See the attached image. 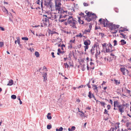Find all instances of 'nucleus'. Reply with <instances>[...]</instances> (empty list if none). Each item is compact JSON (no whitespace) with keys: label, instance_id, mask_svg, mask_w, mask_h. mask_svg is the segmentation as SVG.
Wrapping results in <instances>:
<instances>
[{"label":"nucleus","instance_id":"b1692460","mask_svg":"<svg viewBox=\"0 0 131 131\" xmlns=\"http://www.w3.org/2000/svg\"><path fill=\"white\" fill-rule=\"evenodd\" d=\"M96 52L95 54V57L96 58V59H97L98 57L99 56V55L100 52L99 51V52H98L97 50H96Z\"/></svg>","mask_w":131,"mask_h":131},{"label":"nucleus","instance_id":"37998d69","mask_svg":"<svg viewBox=\"0 0 131 131\" xmlns=\"http://www.w3.org/2000/svg\"><path fill=\"white\" fill-rule=\"evenodd\" d=\"M22 39L25 40H28V38L27 37H22Z\"/></svg>","mask_w":131,"mask_h":131},{"label":"nucleus","instance_id":"0e129e2a","mask_svg":"<svg viewBox=\"0 0 131 131\" xmlns=\"http://www.w3.org/2000/svg\"><path fill=\"white\" fill-rule=\"evenodd\" d=\"M43 70H45L46 69V68L45 67H43Z\"/></svg>","mask_w":131,"mask_h":131},{"label":"nucleus","instance_id":"20e7f679","mask_svg":"<svg viewBox=\"0 0 131 131\" xmlns=\"http://www.w3.org/2000/svg\"><path fill=\"white\" fill-rule=\"evenodd\" d=\"M68 23L72 27L76 28L75 25L77 23V22L73 18L72 16H69L68 20Z\"/></svg>","mask_w":131,"mask_h":131},{"label":"nucleus","instance_id":"13d9d810","mask_svg":"<svg viewBox=\"0 0 131 131\" xmlns=\"http://www.w3.org/2000/svg\"><path fill=\"white\" fill-rule=\"evenodd\" d=\"M80 15L82 16V17L84 16V15L83 13H81L80 14Z\"/></svg>","mask_w":131,"mask_h":131},{"label":"nucleus","instance_id":"58836bf2","mask_svg":"<svg viewBox=\"0 0 131 131\" xmlns=\"http://www.w3.org/2000/svg\"><path fill=\"white\" fill-rule=\"evenodd\" d=\"M75 129V127L74 126H72L71 128V131L74 130Z\"/></svg>","mask_w":131,"mask_h":131},{"label":"nucleus","instance_id":"79ce46f5","mask_svg":"<svg viewBox=\"0 0 131 131\" xmlns=\"http://www.w3.org/2000/svg\"><path fill=\"white\" fill-rule=\"evenodd\" d=\"M75 39H74L73 40H71L70 41V42L72 44V43H74L75 42Z\"/></svg>","mask_w":131,"mask_h":131},{"label":"nucleus","instance_id":"5701e85b","mask_svg":"<svg viewBox=\"0 0 131 131\" xmlns=\"http://www.w3.org/2000/svg\"><path fill=\"white\" fill-rule=\"evenodd\" d=\"M90 64L91 66L90 67V69H92L93 70V69L94 68V63H93L92 62H90Z\"/></svg>","mask_w":131,"mask_h":131},{"label":"nucleus","instance_id":"69168bd1","mask_svg":"<svg viewBox=\"0 0 131 131\" xmlns=\"http://www.w3.org/2000/svg\"><path fill=\"white\" fill-rule=\"evenodd\" d=\"M106 61L107 62H110V61L109 60L108 58H107Z\"/></svg>","mask_w":131,"mask_h":131},{"label":"nucleus","instance_id":"4468645a","mask_svg":"<svg viewBox=\"0 0 131 131\" xmlns=\"http://www.w3.org/2000/svg\"><path fill=\"white\" fill-rule=\"evenodd\" d=\"M96 103H99V104H100L101 106H103L104 107H105V105L106 104L105 102L103 101H99L98 100H96Z\"/></svg>","mask_w":131,"mask_h":131},{"label":"nucleus","instance_id":"4d7b16f0","mask_svg":"<svg viewBox=\"0 0 131 131\" xmlns=\"http://www.w3.org/2000/svg\"><path fill=\"white\" fill-rule=\"evenodd\" d=\"M124 105V106H125L126 107H128V106L129 104H128L127 103L126 104H123Z\"/></svg>","mask_w":131,"mask_h":131},{"label":"nucleus","instance_id":"7c9ffc66","mask_svg":"<svg viewBox=\"0 0 131 131\" xmlns=\"http://www.w3.org/2000/svg\"><path fill=\"white\" fill-rule=\"evenodd\" d=\"M35 55L36 57H38L40 56L39 53L37 51H36L35 52Z\"/></svg>","mask_w":131,"mask_h":131},{"label":"nucleus","instance_id":"c03bdc74","mask_svg":"<svg viewBox=\"0 0 131 131\" xmlns=\"http://www.w3.org/2000/svg\"><path fill=\"white\" fill-rule=\"evenodd\" d=\"M107 110H109L111 108V106L109 105H108L107 106Z\"/></svg>","mask_w":131,"mask_h":131},{"label":"nucleus","instance_id":"c9c22d12","mask_svg":"<svg viewBox=\"0 0 131 131\" xmlns=\"http://www.w3.org/2000/svg\"><path fill=\"white\" fill-rule=\"evenodd\" d=\"M4 45V43L3 42L0 41V47H2Z\"/></svg>","mask_w":131,"mask_h":131},{"label":"nucleus","instance_id":"864d4df0","mask_svg":"<svg viewBox=\"0 0 131 131\" xmlns=\"http://www.w3.org/2000/svg\"><path fill=\"white\" fill-rule=\"evenodd\" d=\"M83 85H81L80 86H79V87H78L77 88L78 89H79L80 88H83Z\"/></svg>","mask_w":131,"mask_h":131},{"label":"nucleus","instance_id":"e2e57ef3","mask_svg":"<svg viewBox=\"0 0 131 131\" xmlns=\"http://www.w3.org/2000/svg\"><path fill=\"white\" fill-rule=\"evenodd\" d=\"M86 123H85L84 124V128H86Z\"/></svg>","mask_w":131,"mask_h":131},{"label":"nucleus","instance_id":"7ed1b4c3","mask_svg":"<svg viewBox=\"0 0 131 131\" xmlns=\"http://www.w3.org/2000/svg\"><path fill=\"white\" fill-rule=\"evenodd\" d=\"M100 24L104 27H107L109 28L111 23L106 19L100 18L99 20Z\"/></svg>","mask_w":131,"mask_h":131},{"label":"nucleus","instance_id":"ddd939ff","mask_svg":"<svg viewBox=\"0 0 131 131\" xmlns=\"http://www.w3.org/2000/svg\"><path fill=\"white\" fill-rule=\"evenodd\" d=\"M124 105L122 104L120 105L118 107V108L119 112L122 114V113L124 112Z\"/></svg>","mask_w":131,"mask_h":131},{"label":"nucleus","instance_id":"0eeeda50","mask_svg":"<svg viewBox=\"0 0 131 131\" xmlns=\"http://www.w3.org/2000/svg\"><path fill=\"white\" fill-rule=\"evenodd\" d=\"M85 13L87 15V16L90 17L91 18H92V20L95 19L97 17L96 15L95 14L91 12L86 11L85 12Z\"/></svg>","mask_w":131,"mask_h":131},{"label":"nucleus","instance_id":"774afa93","mask_svg":"<svg viewBox=\"0 0 131 131\" xmlns=\"http://www.w3.org/2000/svg\"><path fill=\"white\" fill-rule=\"evenodd\" d=\"M122 131H128V130L126 129H125V130H123V129H122Z\"/></svg>","mask_w":131,"mask_h":131},{"label":"nucleus","instance_id":"393cba45","mask_svg":"<svg viewBox=\"0 0 131 131\" xmlns=\"http://www.w3.org/2000/svg\"><path fill=\"white\" fill-rule=\"evenodd\" d=\"M92 26L91 25H89V28H90V29H88V30H86L85 31V33H86L87 32H90V30L91 29V28H92Z\"/></svg>","mask_w":131,"mask_h":131},{"label":"nucleus","instance_id":"cd10ccee","mask_svg":"<svg viewBox=\"0 0 131 131\" xmlns=\"http://www.w3.org/2000/svg\"><path fill=\"white\" fill-rule=\"evenodd\" d=\"M50 113H48L47 115V118L49 119H51L52 118V117L50 115Z\"/></svg>","mask_w":131,"mask_h":131},{"label":"nucleus","instance_id":"39448f33","mask_svg":"<svg viewBox=\"0 0 131 131\" xmlns=\"http://www.w3.org/2000/svg\"><path fill=\"white\" fill-rule=\"evenodd\" d=\"M119 27V25H117L111 23L109 28L111 31V32L113 34L116 33L117 32V30Z\"/></svg>","mask_w":131,"mask_h":131},{"label":"nucleus","instance_id":"9d476101","mask_svg":"<svg viewBox=\"0 0 131 131\" xmlns=\"http://www.w3.org/2000/svg\"><path fill=\"white\" fill-rule=\"evenodd\" d=\"M120 70L124 75H128L129 74V71L128 70L126 69L124 67L121 68H120Z\"/></svg>","mask_w":131,"mask_h":131},{"label":"nucleus","instance_id":"f3484780","mask_svg":"<svg viewBox=\"0 0 131 131\" xmlns=\"http://www.w3.org/2000/svg\"><path fill=\"white\" fill-rule=\"evenodd\" d=\"M84 17L85 18V20L88 22H89L92 20V18H91L90 17L87 16V15L85 16Z\"/></svg>","mask_w":131,"mask_h":131},{"label":"nucleus","instance_id":"680f3d73","mask_svg":"<svg viewBox=\"0 0 131 131\" xmlns=\"http://www.w3.org/2000/svg\"><path fill=\"white\" fill-rule=\"evenodd\" d=\"M110 103L111 104H112V100H110Z\"/></svg>","mask_w":131,"mask_h":131},{"label":"nucleus","instance_id":"c85d7f7f","mask_svg":"<svg viewBox=\"0 0 131 131\" xmlns=\"http://www.w3.org/2000/svg\"><path fill=\"white\" fill-rule=\"evenodd\" d=\"M120 35H121V38H123L125 39L126 38V36L123 33H120Z\"/></svg>","mask_w":131,"mask_h":131},{"label":"nucleus","instance_id":"f03ea898","mask_svg":"<svg viewBox=\"0 0 131 131\" xmlns=\"http://www.w3.org/2000/svg\"><path fill=\"white\" fill-rule=\"evenodd\" d=\"M102 45L103 49H105L106 52H111L113 51L112 49V46L111 43H104Z\"/></svg>","mask_w":131,"mask_h":131},{"label":"nucleus","instance_id":"6e6552de","mask_svg":"<svg viewBox=\"0 0 131 131\" xmlns=\"http://www.w3.org/2000/svg\"><path fill=\"white\" fill-rule=\"evenodd\" d=\"M91 42L90 40L89 39H86L84 41V44L85 45L84 47L85 51H86V50L88 49L89 46L90 45Z\"/></svg>","mask_w":131,"mask_h":131},{"label":"nucleus","instance_id":"49530a36","mask_svg":"<svg viewBox=\"0 0 131 131\" xmlns=\"http://www.w3.org/2000/svg\"><path fill=\"white\" fill-rule=\"evenodd\" d=\"M13 82H9V83L7 84V85L10 86L13 84Z\"/></svg>","mask_w":131,"mask_h":131},{"label":"nucleus","instance_id":"a211bd4d","mask_svg":"<svg viewBox=\"0 0 131 131\" xmlns=\"http://www.w3.org/2000/svg\"><path fill=\"white\" fill-rule=\"evenodd\" d=\"M88 96L89 97L90 99H91L92 97L95 98V96L92 93L91 91H90L89 93V95H88Z\"/></svg>","mask_w":131,"mask_h":131},{"label":"nucleus","instance_id":"603ef678","mask_svg":"<svg viewBox=\"0 0 131 131\" xmlns=\"http://www.w3.org/2000/svg\"><path fill=\"white\" fill-rule=\"evenodd\" d=\"M0 28L2 31H4L5 30V29L4 28L2 27L1 26H0Z\"/></svg>","mask_w":131,"mask_h":131},{"label":"nucleus","instance_id":"09e8293b","mask_svg":"<svg viewBox=\"0 0 131 131\" xmlns=\"http://www.w3.org/2000/svg\"><path fill=\"white\" fill-rule=\"evenodd\" d=\"M100 35L102 37H103L104 36V34L103 33H101L100 34Z\"/></svg>","mask_w":131,"mask_h":131},{"label":"nucleus","instance_id":"f704fd0d","mask_svg":"<svg viewBox=\"0 0 131 131\" xmlns=\"http://www.w3.org/2000/svg\"><path fill=\"white\" fill-rule=\"evenodd\" d=\"M64 65L65 68H67L68 69L69 68V65L67 63H64Z\"/></svg>","mask_w":131,"mask_h":131},{"label":"nucleus","instance_id":"a19ab883","mask_svg":"<svg viewBox=\"0 0 131 131\" xmlns=\"http://www.w3.org/2000/svg\"><path fill=\"white\" fill-rule=\"evenodd\" d=\"M51 128V125H48L47 126V128L48 129H50Z\"/></svg>","mask_w":131,"mask_h":131},{"label":"nucleus","instance_id":"de8ad7c7","mask_svg":"<svg viewBox=\"0 0 131 131\" xmlns=\"http://www.w3.org/2000/svg\"><path fill=\"white\" fill-rule=\"evenodd\" d=\"M63 129V128L62 127H61L59 129V131H62Z\"/></svg>","mask_w":131,"mask_h":131},{"label":"nucleus","instance_id":"dca6fc26","mask_svg":"<svg viewBox=\"0 0 131 131\" xmlns=\"http://www.w3.org/2000/svg\"><path fill=\"white\" fill-rule=\"evenodd\" d=\"M64 52L65 51H62L59 48L58 49L57 54L58 55H59L61 54H63Z\"/></svg>","mask_w":131,"mask_h":131},{"label":"nucleus","instance_id":"1a4fd4ad","mask_svg":"<svg viewBox=\"0 0 131 131\" xmlns=\"http://www.w3.org/2000/svg\"><path fill=\"white\" fill-rule=\"evenodd\" d=\"M44 16L52 20H53L56 18V15L54 13H51L50 14H48L47 15H44Z\"/></svg>","mask_w":131,"mask_h":131},{"label":"nucleus","instance_id":"4c0bfd02","mask_svg":"<svg viewBox=\"0 0 131 131\" xmlns=\"http://www.w3.org/2000/svg\"><path fill=\"white\" fill-rule=\"evenodd\" d=\"M113 45L114 46H115L117 45V41L116 40H114L113 41Z\"/></svg>","mask_w":131,"mask_h":131},{"label":"nucleus","instance_id":"aec40b11","mask_svg":"<svg viewBox=\"0 0 131 131\" xmlns=\"http://www.w3.org/2000/svg\"><path fill=\"white\" fill-rule=\"evenodd\" d=\"M59 47H60L61 48V49L62 51H64L65 49V46L64 44H62L61 46L59 45L58 46Z\"/></svg>","mask_w":131,"mask_h":131},{"label":"nucleus","instance_id":"5fc2aeb1","mask_svg":"<svg viewBox=\"0 0 131 131\" xmlns=\"http://www.w3.org/2000/svg\"><path fill=\"white\" fill-rule=\"evenodd\" d=\"M54 53L53 52H52L51 53V54L52 56V57H53V58H54L55 57V56H54Z\"/></svg>","mask_w":131,"mask_h":131},{"label":"nucleus","instance_id":"a878e982","mask_svg":"<svg viewBox=\"0 0 131 131\" xmlns=\"http://www.w3.org/2000/svg\"><path fill=\"white\" fill-rule=\"evenodd\" d=\"M20 42L19 38V37H18L17 38V40L15 41V43L16 44L17 43L19 45Z\"/></svg>","mask_w":131,"mask_h":131},{"label":"nucleus","instance_id":"bf43d9fd","mask_svg":"<svg viewBox=\"0 0 131 131\" xmlns=\"http://www.w3.org/2000/svg\"><path fill=\"white\" fill-rule=\"evenodd\" d=\"M86 109L90 110L91 109V108L89 107H88L86 108Z\"/></svg>","mask_w":131,"mask_h":131},{"label":"nucleus","instance_id":"2eb2a0df","mask_svg":"<svg viewBox=\"0 0 131 131\" xmlns=\"http://www.w3.org/2000/svg\"><path fill=\"white\" fill-rule=\"evenodd\" d=\"M114 107H118L120 105H121V104H119L118 101H114Z\"/></svg>","mask_w":131,"mask_h":131},{"label":"nucleus","instance_id":"2f4dec72","mask_svg":"<svg viewBox=\"0 0 131 131\" xmlns=\"http://www.w3.org/2000/svg\"><path fill=\"white\" fill-rule=\"evenodd\" d=\"M123 117H124V118L122 119V123L123 122L124 123H125L126 122V117L124 116H123Z\"/></svg>","mask_w":131,"mask_h":131},{"label":"nucleus","instance_id":"6e6d98bb","mask_svg":"<svg viewBox=\"0 0 131 131\" xmlns=\"http://www.w3.org/2000/svg\"><path fill=\"white\" fill-rule=\"evenodd\" d=\"M83 5L84 6H87L88 5V4L87 3H83Z\"/></svg>","mask_w":131,"mask_h":131},{"label":"nucleus","instance_id":"473e14b6","mask_svg":"<svg viewBox=\"0 0 131 131\" xmlns=\"http://www.w3.org/2000/svg\"><path fill=\"white\" fill-rule=\"evenodd\" d=\"M11 98L13 99H15L16 98V95H13L11 96Z\"/></svg>","mask_w":131,"mask_h":131},{"label":"nucleus","instance_id":"3c124183","mask_svg":"<svg viewBox=\"0 0 131 131\" xmlns=\"http://www.w3.org/2000/svg\"><path fill=\"white\" fill-rule=\"evenodd\" d=\"M86 60L87 64H88V62H89V57H87L86 58Z\"/></svg>","mask_w":131,"mask_h":131},{"label":"nucleus","instance_id":"f257e3e1","mask_svg":"<svg viewBox=\"0 0 131 131\" xmlns=\"http://www.w3.org/2000/svg\"><path fill=\"white\" fill-rule=\"evenodd\" d=\"M56 8L57 12L59 13H61L60 15L59 20L61 22H63L69 18V16L67 15H65L63 13L64 11L62 10L60 8L61 4L59 0H56L55 1Z\"/></svg>","mask_w":131,"mask_h":131},{"label":"nucleus","instance_id":"e433bc0d","mask_svg":"<svg viewBox=\"0 0 131 131\" xmlns=\"http://www.w3.org/2000/svg\"><path fill=\"white\" fill-rule=\"evenodd\" d=\"M131 123L130 122H128V123H126V126L127 127H130V124H131Z\"/></svg>","mask_w":131,"mask_h":131},{"label":"nucleus","instance_id":"052dcab7","mask_svg":"<svg viewBox=\"0 0 131 131\" xmlns=\"http://www.w3.org/2000/svg\"><path fill=\"white\" fill-rule=\"evenodd\" d=\"M87 70H89L90 67L88 65L87 66Z\"/></svg>","mask_w":131,"mask_h":131},{"label":"nucleus","instance_id":"a18cd8bd","mask_svg":"<svg viewBox=\"0 0 131 131\" xmlns=\"http://www.w3.org/2000/svg\"><path fill=\"white\" fill-rule=\"evenodd\" d=\"M108 111L106 109H105L104 110V114H108Z\"/></svg>","mask_w":131,"mask_h":131},{"label":"nucleus","instance_id":"72a5a7b5","mask_svg":"<svg viewBox=\"0 0 131 131\" xmlns=\"http://www.w3.org/2000/svg\"><path fill=\"white\" fill-rule=\"evenodd\" d=\"M82 35L81 33H80L79 34L77 35L76 36L77 37H80L81 38L82 37Z\"/></svg>","mask_w":131,"mask_h":131},{"label":"nucleus","instance_id":"6ab92c4d","mask_svg":"<svg viewBox=\"0 0 131 131\" xmlns=\"http://www.w3.org/2000/svg\"><path fill=\"white\" fill-rule=\"evenodd\" d=\"M95 46H94V47H92V49L91 50V52L92 54V55H93L94 54L95 51H96V50H95Z\"/></svg>","mask_w":131,"mask_h":131},{"label":"nucleus","instance_id":"423d86ee","mask_svg":"<svg viewBox=\"0 0 131 131\" xmlns=\"http://www.w3.org/2000/svg\"><path fill=\"white\" fill-rule=\"evenodd\" d=\"M43 4L47 7L49 8H51V9L52 4L51 3L50 0H42L41 3V5Z\"/></svg>","mask_w":131,"mask_h":131},{"label":"nucleus","instance_id":"ea45409f","mask_svg":"<svg viewBox=\"0 0 131 131\" xmlns=\"http://www.w3.org/2000/svg\"><path fill=\"white\" fill-rule=\"evenodd\" d=\"M78 112L81 113L82 114H83V117H86V116L85 115V114H84V113H83L82 111H79V110H78Z\"/></svg>","mask_w":131,"mask_h":131},{"label":"nucleus","instance_id":"412c9836","mask_svg":"<svg viewBox=\"0 0 131 131\" xmlns=\"http://www.w3.org/2000/svg\"><path fill=\"white\" fill-rule=\"evenodd\" d=\"M119 42L121 43V45H124L126 44V42L123 39L121 40Z\"/></svg>","mask_w":131,"mask_h":131},{"label":"nucleus","instance_id":"bb28decb","mask_svg":"<svg viewBox=\"0 0 131 131\" xmlns=\"http://www.w3.org/2000/svg\"><path fill=\"white\" fill-rule=\"evenodd\" d=\"M78 21L79 23L82 24H83L84 23V22L82 20L80 19V18L79 17L78 18Z\"/></svg>","mask_w":131,"mask_h":131},{"label":"nucleus","instance_id":"4be33fe9","mask_svg":"<svg viewBox=\"0 0 131 131\" xmlns=\"http://www.w3.org/2000/svg\"><path fill=\"white\" fill-rule=\"evenodd\" d=\"M47 74L46 73H44L43 74V77L44 80V81H46L47 80Z\"/></svg>","mask_w":131,"mask_h":131},{"label":"nucleus","instance_id":"9b49d317","mask_svg":"<svg viewBox=\"0 0 131 131\" xmlns=\"http://www.w3.org/2000/svg\"><path fill=\"white\" fill-rule=\"evenodd\" d=\"M119 123H118L114 124V126L113 127H112L109 131H111L112 129V131H115L119 127Z\"/></svg>","mask_w":131,"mask_h":131},{"label":"nucleus","instance_id":"8fccbe9b","mask_svg":"<svg viewBox=\"0 0 131 131\" xmlns=\"http://www.w3.org/2000/svg\"><path fill=\"white\" fill-rule=\"evenodd\" d=\"M124 29H120L119 30V32L120 33H122L121 32L124 31Z\"/></svg>","mask_w":131,"mask_h":131},{"label":"nucleus","instance_id":"c756f323","mask_svg":"<svg viewBox=\"0 0 131 131\" xmlns=\"http://www.w3.org/2000/svg\"><path fill=\"white\" fill-rule=\"evenodd\" d=\"M93 89L94 90H96L97 92L98 91L96 85H93Z\"/></svg>","mask_w":131,"mask_h":131},{"label":"nucleus","instance_id":"338daca9","mask_svg":"<svg viewBox=\"0 0 131 131\" xmlns=\"http://www.w3.org/2000/svg\"><path fill=\"white\" fill-rule=\"evenodd\" d=\"M17 99L18 100H19V101L20 100V97L19 96H18L17 97Z\"/></svg>","mask_w":131,"mask_h":131},{"label":"nucleus","instance_id":"f8f14e48","mask_svg":"<svg viewBox=\"0 0 131 131\" xmlns=\"http://www.w3.org/2000/svg\"><path fill=\"white\" fill-rule=\"evenodd\" d=\"M43 23L44 26H49V20L46 18H44L43 19Z\"/></svg>","mask_w":131,"mask_h":131}]
</instances>
